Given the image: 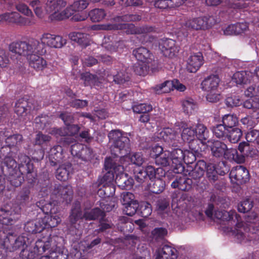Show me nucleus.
<instances>
[{"mask_svg":"<svg viewBox=\"0 0 259 259\" xmlns=\"http://www.w3.org/2000/svg\"><path fill=\"white\" fill-rule=\"evenodd\" d=\"M52 238L50 235L48 237H43L38 239L33 247V250L24 249L21 252L20 255L22 259H34L38 255L48 251L49 255H52L55 251L51 247Z\"/></svg>","mask_w":259,"mask_h":259,"instance_id":"nucleus-6","label":"nucleus"},{"mask_svg":"<svg viewBox=\"0 0 259 259\" xmlns=\"http://www.w3.org/2000/svg\"><path fill=\"white\" fill-rule=\"evenodd\" d=\"M233 79L238 84H245L247 82L248 78L245 71H239L234 74Z\"/></svg>","mask_w":259,"mask_h":259,"instance_id":"nucleus-57","label":"nucleus"},{"mask_svg":"<svg viewBox=\"0 0 259 259\" xmlns=\"http://www.w3.org/2000/svg\"><path fill=\"white\" fill-rule=\"evenodd\" d=\"M59 118H61L64 122L66 125H69L74 122V114L72 113L64 111L60 113Z\"/></svg>","mask_w":259,"mask_h":259,"instance_id":"nucleus-64","label":"nucleus"},{"mask_svg":"<svg viewBox=\"0 0 259 259\" xmlns=\"http://www.w3.org/2000/svg\"><path fill=\"white\" fill-rule=\"evenodd\" d=\"M169 155L172 163L181 168V171H183L184 169V167L182 166L183 161L187 163L192 162V161L189 160V156H186L183 151L179 148L174 149L171 151H169Z\"/></svg>","mask_w":259,"mask_h":259,"instance_id":"nucleus-21","label":"nucleus"},{"mask_svg":"<svg viewBox=\"0 0 259 259\" xmlns=\"http://www.w3.org/2000/svg\"><path fill=\"white\" fill-rule=\"evenodd\" d=\"M153 238L158 240L163 239L167 233V230L164 228H156L152 231Z\"/></svg>","mask_w":259,"mask_h":259,"instance_id":"nucleus-62","label":"nucleus"},{"mask_svg":"<svg viewBox=\"0 0 259 259\" xmlns=\"http://www.w3.org/2000/svg\"><path fill=\"white\" fill-rule=\"evenodd\" d=\"M133 54L139 61L142 63L149 64L153 60V55L148 49L145 47H140L134 50Z\"/></svg>","mask_w":259,"mask_h":259,"instance_id":"nucleus-23","label":"nucleus"},{"mask_svg":"<svg viewBox=\"0 0 259 259\" xmlns=\"http://www.w3.org/2000/svg\"><path fill=\"white\" fill-rule=\"evenodd\" d=\"M253 207V202L249 199H246L241 202L238 205V210L242 213L247 212Z\"/></svg>","mask_w":259,"mask_h":259,"instance_id":"nucleus-59","label":"nucleus"},{"mask_svg":"<svg viewBox=\"0 0 259 259\" xmlns=\"http://www.w3.org/2000/svg\"><path fill=\"white\" fill-rule=\"evenodd\" d=\"M2 22L15 24L20 26L31 25L34 24V22L29 18L22 17L16 12L1 14L0 23Z\"/></svg>","mask_w":259,"mask_h":259,"instance_id":"nucleus-13","label":"nucleus"},{"mask_svg":"<svg viewBox=\"0 0 259 259\" xmlns=\"http://www.w3.org/2000/svg\"><path fill=\"white\" fill-rule=\"evenodd\" d=\"M165 183L160 178H157L150 186V189L151 192L155 194H159L164 189Z\"/></svg>","mask_w":259,"mask_h":259,"instance_id":"nucleus-53","label":"nucleus"},{"mask_svg":"<svg viewBox=\"0 0 259 259\" xmlns=\"http://www.w3.org/2000/svg\"><path fill=\"white\" fill-rule=\"evenodd\" d=\"M242 135L241 130L238 127H233L229 129V133L227 137L233 143H237Z\"/></svg>","mask_w":259,"mask_h":259,"instance_id":"nucleus-51","label":"nucleus"},{"mask_svg":"<svg viewBox=\"0 0 259 259\" xmlns=\"http://www.w3.org/2000/svg\"><path fill=\"white\" fill-rule=\"evenodd\" d=\"M186 0H155L154 6L156 8L164 9L167 8H175L181 6Z\"/></svg>","mask_w":259,"mask_h":259,"instance_id":"nucleus-34","label":"nucleus"},{"mask_svg":"<svg viewBox=\"0 0 259 259\" xmlns=\"http://www.w3.org/2000/svg\"><path fill=\"white\" fill-rule=\"evenodd\" d=\"M69 37L72 41L77 42L83 48L90 45L89 35L85 33L74 32L70 33Z\"/></svg>","mask_w":259,"mask_h":259,"instance_id":"nucleus-36","label":"nucleus"},{"mask_svg":"<svg viewBox=\"0 0 259 259\" xmlns=\"http://www.w3.org/2000/svg\"><path fill=\"white\" fill-rule=\"evenodd\" d=\"M133 110L135 113L143 114L151 111L152 110V107L150 104H139L133 106Z\"/></svg>","mask_w":259,"mask_h":259,"instance_id":"nucleus-58","label":"nucleus"},{"mask_svg":"<svg viewBox=\"0 0 259 259\" xmlns=\"http://www.w3.org/2000/svg\"><path fill=\"white\" fill-rule=\"evenodd\" d=\"M147 178L150 180L160 178L165 176V172L161 167L155 168L152 165H148L144 169Z\"/></svg>","mask_w":259,"mask_h":259,"instance_id":"nucleus-38","label":"nucleus"},{"mask_svg":"<svg viewBox=\"0 0 259 259\" xmlns=\"http://www.w3.org/2000/svg\"><path fill=\"white\" fill-rule=\"evenodd\" d=\"M27 60L29 66L37 71H42L47 67V61L36 54L30 55Z\"/></svg>","mask_w":259,"mask_h":259,"instance_id":"nucleus-25","label":"nucleus"},{"mask_svg":"<svg viewBox=\"0 0 259 259\" xmlns=\"http://www.w3.org/2000/svg\"><path fill=\"white\" fill-rule=\"evenodd\" d=\"M41 41L40 44L43 45L44 49L45 44L52 48H60L66 44V40L61 36L50 33L44 34L41 37Z\"/></svg>","mask_w":259,"mask_h":259,"instance_id":"nucleus-20","label":"nucleus"},{"mask_svg":"<svg viewBox=\"0 0 259 259\" xmlns=\"http://www.w3.org/2000/svg\"><path fill=\"white\" fill-rule=\"evenodd\" d=\"M45 229V225L41 222L40 219L27 222L24 227L25 232L31 234L40 233Z\"/></svg>","mask_w":259,"mask_h":259,"instance_id":"nucleus-29","label":"nucleus"},{"mask_svg":"<svg viewBox=\"0 0 259 259\" xmlns=\"http://www.w3.org/2000/svg\"><path fill=\"white\" fill-rule=\"evenodd\" d=\"M246 139L248 142L259 145V131L251 130L246 134Z\"/></svg>","mask_w":259,"mask_h":259,"instance_id":"nucleus-54","label":"nucleus"},{"mask_svg":"<svg viewBox=\"0 0 259 259\" xmlns=\"http://www.w3.org/2000/svg\"><path fill=\"white\" fill-rule=\"evenodd\" d=\"M35 126L38 130L48 129L51 123V118L47 115H41L35 118L34 120Z\"/></svg>","mask_w":259,"mask_h":259,"instance_id":"nucleus-41","label":"nucleus"},{"mask_svg":"<svg viewBox=\"0 0 259 259\" xmlns=\"http://www.w3.org/2000/svg\"><path fill=\"white\" fill-rule=\"evenodd\" d=\"M30 191L28 188H23L18 194L16 199L17 203L23 205L29 202Z\"/></svg>","mask_w":259,"mask_h":259,"instance_id":"nucleus-50","label":"nucleus"},{"mask_svg":"<svg viewBox=\"0 0 259 259\" xmlns=\"http://www.w3.org/2000/svg\"><path fill=\"white\" fill-rule=\"evenodd\" d=\"M106 15V14L104 10L102 9H93L89 13L91 20L95 22L102 21Z\"/></svg>","mask_w":259,"mask_h":259,"instance_id":"nucleus-48","label":"nucleus"},{"mask_svg":"<svg viewBox=\"0 0 259 259\" xmlns=\"http://www.w3.org/2000/svg\"><path fill=\"white\" fill-rule=\"evenodd\" d=\"M9 50L13 54L11 59L16 63L20 61L22 56L28 58L32 54L41 55L46 52L43 49V45L38 40L33 38L13 41L9 45Z\"/></svg>","mask_w":259,"mask_h":259,"instance_id":"nucleus-1","label":"nucleus"},{"mask_svg":"<svg viewBox=\"0 0 259 259\" xmlns=\"http://www.w3.org/2000/svg\"><path fill=\"white\" fill-rule=\"evenodd\" d=\"M23 137L20 134H14L8 136L5 140L6 144L10 148L17 147L22 141Z\"/></svg>","mask_w":259,"mask_h":259,"instance_id":"nucleus-49","label":"nucleus"},{"mask_svg":"<svg viewBox=\"0 0 259 259\" xmlns=\"http://www.w3.org/2000/svg\"><path fill=\"white\" fill-rule=\"evenodd\" d=\"M73 191L70 186L55 185L52 193V198L58 202H70L72 198Z\"/></svg>","mask_w":259,"mask_h":259,"instance_id":"nucleus-12","label":"nucleus"},{"mask_svg":"<svg viewBox=\"0 0 259 259\" xmlns=\"http://www.w3.org/2000/svg\"><path fill=\"white\" fill-rule=\"evenodd\" d=\"M1 242L3 245H6V248H12L13 250H16L23 246L26 243L28 240L27 237L24 235L16 237L12 234H7L3 231H0Z\"/></svg>","mask_w":259,"mask_h":259,"instance_id":"nucleus-9","label":"nucleus"},{"mask_svg":"<svg viewBox=\"0 0 259 259\" xmlns=\"http://www.w3.org/2000/svg\"><path fill=\"white\" fill-rule=\"evenodd\" d=\"M192 180L186 176H182L180 178H176V180L172 182L171 186L173 188H178L179 189L187 191L192 188Z\"/></svg>","mask_w":259,"mask_h":259,"instance_id":"nucleus-27","label":"nucleus"},{"mask_svg":"<svg viewBox=\"0 0 259 259\" xmlns=\"http://www.w3.org/2000/svg\"><path fill=\"white\" fill-rule=\"evenodd\" d=\"M109 142L111 143V152L115 157L125 156L130 151V140L119 130H112L108 135Z\"/></svg>","mask_w":259,"mask_h":259,"instance_id":"nucleus-5","label":"nucleus"},{"mask_svg":"<svg viewBox=\"0 0 259 259\" xmlns=\"http://www.w3.org/2000/svg\"><path fill=\"white\" fill-rule=\"evenodd\" d=\"M182 131V139L185 142L189 143V146L193 151L198 153L200 148L198 144V140L196 139V130L192 124L189 122H182L180 124Z\"/></svg>","mask_w":259,"mask_h":259,"instance_id":"nucleus-8","label":"nucleus"},{"mask_svg":"<svg viewBox=\"0 0 259 259\" xmlns=\"http://www.w3.org/2000/svg\"><path fill=\"white\" fill-rule=\"evenodd\" d=\"M105 217V212L98 207L94 208L90 210L85 209L84 211V219L86 221L102 220Z\"/></svg>","mask_w":259,"mask_h":259,"instance_id":"nucleus-35","label":"nucleus"},{"mask_svg":"<svg viewBox=\"0 0 259 259\" xmlns=\"http://www.w3.org/2000/svg\"><path fill=\"white\" fill-rule=\"evenodd\" d=\"M21 169L24 170L26 175V178L29 183H31L34 181L36 177V173L34 170L33 164L32 163H27L25 165L21 164L20 166Z\"/></svg>","mask_w":259,"mask_h":259,"instance_id":"nucleus-42","label":"nucleus"},{"mask_svg":"<svg viewBox=\"0 0 259 259\" xmlns=\"http://www.w3.org/2000/svg\"><path fill=\"white\" fill-rule=\"evenodd\" d=\"M217 23V20L213 16L199 17L187 21L186 26L189 29L198 30L208 29Z\"/></svg>","mask_w":259,"mask_h":259,"instance_id":"nucleus-11","label":"nucleus"},{"mask_svg":"<svg viewBox=\"0 0 259 259\" xmlns=\"http://www.w3.org/2000/svg\"><path fill=\"white\" fill-rule=\"evenodd\" d=\"M223 2L228 3L234 8L241 9L246 7L245 4L237 0H206V4L211 6H217Z\"/></svg>","mask_w":259,"mask_h":259,"instance_id":"nucleus-39","label":"nucleus"},{"mask_svg":"<svg viewBox=\"0 0 259 259\" xmlns=\"http://www.w3.org/2000/svg\"><path fill=\"white\" fill-rule=\"evenodd\" d=\"M41 104L37 101L28 97L19 99L15 103V113L19 117L25 116L33 110H37Z\"/></svg>","mask_w":259,"mask_h":259,"instance_id":"nucleus-7","label":"nucleus"},{"mask_svg":"<svg viewBox=\"0 0 259 259\" xmlns=\"http://www.w3.org/2000/svg\"><path fill=\"white\" fill-rule=\"evenodd\" d=\"M133 201H137L135 195L129 192H124L121 195V202L123 206L131 204Z\"/></svg>","mask_w":259,"mask_h":259,"instance_id":"nucleus-61","label":"nucleus"},{"mask_svg":"<svg viewBox=\"0 0 259 259\" xmlns=\"http://www.w3.org/2000/svg\"><path fill=\"white\" fill-rule=\"evenodd\" d=\"M2 170L5 176H8L11 184L15 187L20 186L24 181V170L17 168V163L12 153H9L4 158L2 163Z\"/></svg>","mask_w":259,"mask_h":259,"instance_id":"nucleus-4","label":"nucleus"},{"mask_svg":"<svg viewBox=\"0 0 259 259\" xmlns=\"http://www.w3.org/2000/svg\"><path fill=\"white\" fill-rule=\"evenodd\" d=\"M155 159L156 164L164 167L168 166L171 161L169 150L164 151L163 153L156 156Z\"/></svg>","mask_w":259,"mask_h":259,"instance_id":"nucleus-47","label":"nucleus"},{"mask_svg":"<svg viewBox=\"0 0 259 259\" xmlns=\"http://www.w3.org/2000/svg\"><path fill=\"white\" fill-rule=\"evenodd\" d=\"M214 136L219 139L225 140L229 133V128H228L223 124H217L213 126L212 129Z\"/></svg>","mask_w":259,"mask_h":259,"instance_id":"nucleus-43","label":"nucleus"},{"mask_svg":"<svg viewBox=\"0 0 259 259\" xmlns=\"http://www.w3.org/2000/svg\"><path fill=\"white\" fill-rule=\"evenodd\" d=\"M213 216L214 218L222 221H233L236 223V236L241 241L245 239L250 240L252 238L247 235V233H254L253 230L251 231L253 226L251 224L242 222L240 216L235 210L215 211Z\"/></svg>","mask_w":259,"mask_h":259,"instance_id":"nucleus-2","label":"nucleus"},{"mask_svg":"<svg viewBox=\"0 0 259 259\" xmlns=\"http://www.w3.org/2000/svg\"><path fill=\"white\" fill-rule=\"evenodd\" d=\"M159 48L163 55L172 58L178 53L179 48L176 45L175 41L171 39H161L159 40Z\"/></svg>","mask_w":259,"mask_h":259,"instance_id":"nucleus-18","label":"nucleus"},{"mask_svg":"<svg viewBox=\"0 0 259 259\" xmlns=\"http://www.w3.org/2000/svg\"><path fill=\"white\" fill-rule=\"evenodd\" d=\"M71 153L73 156L85 162H91L95 157L94 152L91 148L79 143L71 146Z\"/></svg>","mask_w":259,"mask_h":259,"instance_id":"nucleus-10","label":"nucleus"},{"mask_svg":"<svg viewBox=\"0 0 259 259\" xmlns=\"http://www.w3.org/2000/svg\"><path fill=\"white\" fill-rule=\"evenodd\" d=\"M141 19V16L137 14H126L116 16L113 18V21L118 24L111 25L110 29L116 30L126 29V32L131 34H146L154 31V29L153 27L147 25L136 27L133 24L122 23L123 22L140 21Z\"/></svg>","mask_w":259,"mask_h":259,"instance_id":"nucleus-3","label":"nucleus"},{"mask_svg":"<svg viewBox=\"0 0 259 259\" xmlns=\"http://www.w3.org/2000/svg\"><path fill=\"white\" fill-rule=\"evenodd\" d=\"M130 77L125 71L118 72L113 76L114 81L117 84H123L130 80Z\"/></svg>","mask_w":259,"mask_h":259,"instance_id":"nucleus-60","label":"nucleus"},{"mask_svg":"<svg viewBox=\"0 0 259 259\" xmlns=\"http://www.w3.org/2000/svg\"><path fill=\"white\" fill-rule=\"evenodd\" d=\"M223 124L228 128L234 127L238 123V118L236 116L231 114H227L222 118Z\"/></svg>","mask_w":259,"mask_h":259,"instance_id":"nucleus-52","label":"nucleus"},{"mask_svg":"<svg viewBox=\"0 0 259 259\" xmlns=\"http://www.w3.org/2000/svg\"><path fill=\"white\" fill-rule=\"evenodd\" d=\"M230 178L233 183L237 185H241L249 180V171L243 166H237L231 169L230 173Z\"/></svg>","mask_w":259,"mask_h":259,"instance_id":"nucleus-16","label":"nucleus"},{"mask_svg":"<svg viewBox=\"0 0 259 259\" xmlns=\"http://www.w3.org/2000/svg\"><path fill=\"white\" fill-rule=\"evenodd\" d=\"M168 199L166 198H160L156 202V210L158 213H161L165 210L169 206Z\"/></svg>","mask_w":259,"mask_h":259,"instance_id":"nucleus-63","label":"nucleus"},{"mask_svg":"<svg viewBox=\"0 0 259 259\" xmlns=\"http://www.w3.org/2000/svg\"><path fill=\"white\" fill-rule=\"evenodd\" d=\"M206 177L209 183L211 184L214 183L219 179V175H224L227 170V168L225 170H222L219 172L215 168L214 164L209 163L206 164Z\"/></svg>","mask_w":259,"mask_h":259,"instance_id":"nucleus-28","label":"nucleus"},{"mask_svg":"<svg viewBox=\"0 0 259 259\" xmlns=\"http://www.w3.org/2000/svg\"><path fill=\"white\" fill-rule=\"evenodd\" d=\"M149 67L146 63L135 64L133 69L136 74L141 76H145L148 73Z\"/></svg>","mask_w":259,"mask_h":259,"instance_id":"nucleus-55","label":"nucleus"},{"mask_svg":"<svg viewBox=\"0 0 259 259\" xmlns=\"http://www.w3.org/2000/svg\"><path fill=\"white\" fill-rule=\"evenodd\" d=\"M25 2L33 9L35 15L39 18H42L45 14L46 13L44 9V3L40 0H25Z\"/></svg>","mask_w":259,"mask_h":259,"instance_id":"nucleus-33","label":"nucleus"},{"mask_svg":"<svg viewBox=\"0 0 259 259\" xmlns=\"http://www.w3.org/2000/svg\"><path fill=\"white\" fill-rule=\"evenodd\" d=\"M210 149L211 155L216 158H229L230 149H229L227 145L223 142L219 140L214 141L209 145Z\"/></svg>","mask_w":259,"mask_h":259,"instance_id":"nucleus-17","label":"nucleus"},{"mask_svg":"<svg viewBox=\"0 0 259 259\" xmlns=\"http://www.w3.org/2000/svg\"><path fill=\"white\" fill-rule=\"evenodd\" d=\"M203 57L200 52L191 55L188 59L187 68L190 72H195L202 65Z\"/></svg>","mask_w":259,"mask_h":259,"instance_id":"nucleus-22","label":"nucleus"},{"mask_svg":"<svg viewBox=\"0 0 259 259\" xmlns=\"http://www.w3.org/2000/svg\"><path fill=\"white\" fill-rule=\"evenodd\" d=\"M206 167V163L204 160H198L193 169L189 172L190 177L195 180H199L204 175Z\"/></svg>","mask_w":259,"mask_h":259,"instance_id":"nucleus-32","label":"nucleus"},{"mask_svg":"<svg viewBox=\"0 0 259 259\" xmlns=\"http://www.w3.org/2000/svg\"><path fill=\"white\" fill-rule=\"evenodd\" d=\"M67 5L65 0H47L45 5V12L47 14L59 13L60 10Z\"/></svg>","mask_w":259,"mask_h":259,"instance_id":"nucleus-24","label":"nucleus"},{"mask_svg":"<svg viewBox=\"0 0 259 259\" xmlns=\"http://www.w3.org/2000/svg\"><path fill=\"white\" fill-rule=\"evenodd\" d=\"M171 80H166L163 82L152 87V90L156 94L167 93L171 91Z\"/></svg>","mask_w":259,"mask_h":259,"instance_id":"nucleus-45","label":"nucleus"},{"mask_svg":"<svg viewBox=\"0 0 259 259\" xmlns=\"http://www.w3.org/2000/svg\"><path fill=\"white\" fill-rule=\"evenodd\" d=\"M220 79L217 75H210L205 78L201 82L202 89L206 92H214L217 90Z\"/></svg>","mask_w":259,"mask_h":259,"instance_id":"nucleus-26","label":"nucleus"},{"mask_svg":"<svg viewBox=\"0 0 259 259\" xmlns=\"http://www.w3.org/2000/svg\"><path fill=\"white\" fill-rule=\"evenodd\" d=\"M104 169L106 172L103 179L107 182H110L113 180L115 174L117 175L118 172L123 171V167L116 163L114 159L109 157H106L105 159Z\"/></svg>","mask_w":259,"mask_h":259,"instance_id":"nucleus-14","label":"nucleus"},{"mask_svg":"<svg viewBox=\"0 0 259 259\" xmlns=\"http://www.w3.org/2000/svg\"><path fill=\"white\" fill-rule=\"evenodd\" d=\"M76 8L73 4L67 7L64 11L60 13H56L51 14L49 16V19L51 21H60L65 19L72 17L75 13Z\"/></svg>","mask_w":259,"mask_h":259,"instance_id":"nucleus-31","label":"nucleus"},{"mask_svg":"<svg viewBox=\"0 0 259 259\" xmlns=\"http://www.w3.org/2000/svg\"><path fill=\"white\" fill-rule=\"evenodd\" d=\"M115 181L117 186L122 189L126 188L130 186L131 184L127 174L123 173V171L117 174Z\"/></svg>","mask_w":259,"mask_h":259,"instance_id":"nucleus-44","label":"nucleus"},{"mask_svg":"<svg viewBox=\"0 0 259 259\" xmlns=\"http://www.w3.org/2000/svg\"><path fill=\"white\" fill-rule=\"evenodd\" d=\"M46 228H53L57 226L61 221L60 218L57 214L47 215L44 218L40 219Z\"/></svg>","mask_w":259,"mask_h":259,"instance_id":"nucleus-40","label":"nucleus"},{"mask_svg":"<svg viewBox=\"0 0 259 259\" xmlns=\"http://www.w3.org/2000/svg\"><path fill=\"white\" fill-rule=\"evenodd\" d=\"M20 214L12 208L5 206L0 209V223L12 225L19 218Z\"/></svg>","mask_w":259,"mask_h":259,"instance_id":"nucleus-19","label":"nucleus"},{"mask_svg":"<svg viewBox=\"0 0 259 259\" xmlns=\"http://www.w3.org/2000/svg\"><path fill=\"white\" fill-rule=\"evenodd\" d=\"M139 205L138 201H133V203L125 205L123 208L124 214L128 216H133L137 212Z\"/></svg>","mask_w":259,"mask_h":259,"instance_id":"nucleus-56","label":"nucleus"},{"mask_svg":"<svg viewBox=\"0 0 259 259\" xmlns=\"http://www.w3.org/2000/svg\"><path fill=\"white\" fill-rule=\"evenodd\" d=\"M196 137L202 143H205L208 139L209 133V131L205 125L202 123H197L195 127Z\"/></svg>","mask_w":259,"mask_h":259,"instance_id":"nucleus-37","label":"nucleus"},{"mask_svg":"<svg viewBox=\"0 0 259 259\" xmlns=\"http://www.w3.org/2000/svg\"><path fill=\"white\" fill-rule=\"evenodd\" d=\"M71 169V164L62 165L56 170V178L60 181H65L68 179Z\"/></svg>","mask_w":259,"mask_h":259,"instance_id":"nucleus-46","label":"nucleus"},{"mask_svg":"<svg viewBox=\"0 0 259 259\" xmlns=\"http://www.w3.org/2000/svg\"><path fill=\"white\" fill-rule=\"evenodd\" d=\"M84 219V212L82 211L80 203L76 201L72 206L71 212L68 218L69 222L67 228L70 232H74L77 229V222L78 220Z\"/></svg>","mask_w":259,"mask_h":259,"instance_id":"nucleus-15","label":"nucleus"},{"mask_svg":"<svg viewBox=\"0 0 259 259\" xmlns=\"http://www.w3.org/2000/svg\"><path fill=\"white\" fill-rule=\"evenodd\" d=\"M177 256V251L175 248L165 245L158 251L156 259H176Z\"/></svg>","mask_w":259,"mask_h":259,"instance_id":"nucleus-30","label":"nucleus"}]
</instances>
